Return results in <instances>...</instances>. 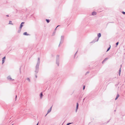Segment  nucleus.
Returning <instances> with one entry per match:
<instances>
[{"instance_id": "ddd939ff", "label": "nucleus", "mask_w": 125, "mask_h": 125, "mask_svg": "<svg viewBox=\"0 0 125 125\" xmlns=\"http://www.w3.org/2000/svg\"><path fill=\"white\" fill-rule=\"evenodd\" d=\"M43 96V95L42 93H41L40 94V98H42V97Z\"/></svg>"}, {"instance_id": "0eeeda50", "label": "nucleus", "mask_w": 125, "mask_h": 125, "mask_svg": "<svg viewBox=\"0 0 125 125\" xmlns=\"http://www.w3.org/2000/svg\"><path fill=\"white\" fill-rule=\"evenodd\" d=\"M79 106V104L78 103H77L76 104V112H77V109L78 108Z\"/></svg>"}, {"instance_id": "20e7f679", "label": "nucleus", "mask_w": 125, "mask_h": 125, "mask_svg": "<svg viewBox=\"0 0 125 125\" xmlns=\"http://www.w3.org/2000/svg\"><path fill=\"white\" fill-rule=\"evenodd\" d=\"M8 80H10V81H13L14 80V79H12L10 76H8L7 77Z\"/></svg>"}, {"instance_id": "bb28decb", "label": "nucleus", "mask_w": 125, "mask_h": 125, "mask_svg": "<svg viewBox=\"0 0 125 125\" xmlns=\"http://www.w3.org/2000/svg\"><path fill=\"white\" fill-rule=\"evenodd\" d=\"M85 85H84L83 86V90H84V89H85Z\"/></svg>"}, {"instance_id": "4be33fe9", "label": "nucleus", "mask_w": 125, "mask_h": 125, "mask_svg": "<svg viewBox=\"0 0 125 125\" xmlns=\"http://www.w3.org/2000/svg\"><path fill=\"white\" fill-rule=\"evenodd\" d=\"M122 13L124 14H125V12L122 11Z\"/></svg>"}, {"instance_id": "a211bd4d", "label": "nucleus", "mask_w": 125, "mask_h": 125, "mask_svg": "<svg viewBox=\"0 0 125 125\" xmlns=\"http://www.w3.org/2000/svg\"><path fill=\"white\" fill-rule=\"evenodd\" d=\"M21 29H20V28H19V29L18 31V33H20V32Z\"/></svg>"}, {"instance_id": "7c9ffc66", "label": "nucleus", "mask_w": 125, "mask_h": 125, "mask_svg": "<svg viewBox=\"0 0 125 125\" xmlns=\"http://www.w3.org/2000/svg\"><path fill=\"white\" fill-rule=\"evenodd\" d=\"M17 97V95H16V99Z\"/></svg>"}, {"instance_id": "f8f14e48", "label": "nucleus", "mask_w": 125, "mask_h": 125, "mask_svg": "<svg viewBox=\"0 0 125 125\" xmlns=\"http://www.w3.org/2000/svg\"><path fill=\"white\" fill-rule=\"evenodd\" d=\"M23 34L24 35H29V34H27L26 32H24V33Z\"/></svg>"}, {"instance_id": "72a5a7b5", "label": "nucleus", "mask_w": 125, "mask_h": 125, "mask_svg": "<svg viewBox=\"0 0 125 125\" xmlns=\"http://www.w3.org/2000/svg\"><path fill=\"white\" fill-rule=\"evenodd\" d=\"M47 114H47L45 116H46L47 115Z\"/></svg>"}, {"instance_id": "f3484780", "label": "nucleus", "mask_w": 125, "mask_h": 125, "mask_svg": "<svg viewBox=\"0 0 125 125\" xmlns=\"http://www.w3.org/2000/svg\"><path fill=\"white\" fill-rule=\"evenodd\" d=\"M110 47H111V46H110L109 47L107 50V51L106 52L108 51H109V50L110 49Z\"/></svg>"}, {"instance_id": "a878e982", "label": "nucleus", "mask_w": 125, "mask_h": 125, "mask_svg": "<svg viewBox=\"0 0 125 125\" xmlns=\"http://www.w3.org/2000/svg\"><path fill=\"white\" fill-rule=\"evenodd\" d=\"M118 43H119L118 42H117L116 43V46L118 45Z\"/></svg>"}, {"instance_id": "f704fd0d", "label": "nucleus", "mask_w": 125, "mask_h": 125, "mask_svg": "<svg viewBox=\"0 0 125 125\" xmlns=\"http://www.w3.org/2000/svg\"><path fill=\"white\" fill-rule=\"evenodd\" d=\"M13 125V124H12V125Z\"/></svg>"}, {"instance_id": "412c9836", "label": "nucleus", "mask_w": 125, "mask_h": 125, "mask_svg": "<svg viewBox=\"0 0 125 125\" xmlns=\"http://www.w3.org/2000/svg\"><path fill=\"white\" fill-rule=\"evenodd\" d=\"M37 74L35 73V77L36 78H37Z\"/></svg>"}, {"instance_id": "f03ea898", "label": "nucleus", "mask_w": 125, "mask_h": 125, "mask_svg": "<svg viewBox=\"0 0 125 125\" xmlns=\"http://www.w3.org/2000/svg\"><path fill=\"white\" fill-rule=\"evenodd\" d=\"M59 55H57L56 57V64H57L58 66H59Z\"/></svg>"}, {"instance_id": "2f4dec72", "label": "nucleus", "mask_w": 125, "mask_h": 125, "mask_svg": "<svg viewBox=\"0 0 125 125\" xmlns=\"http://www.w3.org/2000/svg\"><path fill=\"white\" fill-rule=\"evenodd\" d=\"M6 16L8 17V16H9V15H6Z\"/></svg>"}, {"instance_id": "2eb2a0df", "label": "nucleus", "mask_w": 125, "mask_h": 125, "mask_svg": "<svg viewBox=\"0 0 125 125\" xmlns=\"http://www.w3.org/2000/svg\"><path fill=\"white\" fill-rule=\"evenodd\" d=\"M121 72V68H120L119 71V76L120 75Z\"/></svg>"}, {"instance_id": "dca6fc26", "label": "nucleus", "mask_w": 125, "mask_h": 125, "mask_svg": "<svg viewBox=\"0 0 125 125\" xmlns=\"http://www.w3.org/2000/svg\"><path fill=\"white\" fill-rule=\"evenodd\" d=\"M108 59V58H106L104 60V61L105 62Z\"/></svg>"}, {"instance_id": "7ed1b4c3", "label": "nucleus", "mask_w": 125, "mask_h": 125, "mask_svg": "<svg viewBox=\"0 0 125 125\" xmlns=\"http://www.w3.org/2000/svg\"><path fill=\"white\" fill-rule=\"evenodd\" d=\"M64 39V36H61V41L60 42V44L59 45V46L60 45V44H62L63 42Z\"/></svg>"}, {"instance_id": "1a4fd4ad", "label": "nucleus", "mask_w": 125, "mask_h": 125, "mask_svg": "<svg viewBox=\"0 0 125 125\" xmlns=\"http://www.w3.org/2000/svg\"><path fill=\"white\" fill-rule=\"evenodd\" d=\"M5 57H4L3 58H2V64H3V63H4V62H5Z\"/></svg>"}, {"instance_id": "9d476101", "label": "nucleus", "mask_w": 125, "mask_h": 125, "mask_svg": "<svg viewBox=\"0 0 125 125\" xmlns=\"http://www.w3.org/2000/svg\"><path fill=\"white\" fill-rule=\"evenodd\" d=\"M92 15H94L96 14V13L94 11L92 13Z\"/></svg>"}, {"instance_id": "39448f33", "label": "nucleus", "mask_w": 125, "mask_h": 125, "mask_svg": "<svg viewBox=\"0 0 125 125\" xmlns=\"http://www.w3.org/2000/svg\"><path fill=\"white\" fill-rule=\"evenodd\" d=\"M97 36H98V38L97 39V40L96 41H97V42L98 41V40H99V38L101 36V34L100 33H99L98 34Z\"/></svg>"}, {"instance_id": "473e14b6", "label": "nucleus", "mask_w": 125, "mask_h": 125, "mask_svg": "<svg viewBox=\"0 0 125 125\" xmlns=\"http://www.w3.org/2000/svg\"><path fill=\"white\" fill-rule=\"evenodd\" d=\"M38 123L36 125H38Z\"/></svg>"}, {"instance_id": "9b49d317", "label": "nucleus", "mask_w": 125, "mask_h": 125, "mask_svg": "<svg viewBox=\"0 0 125 125\" xmlns=\"http://www.w3.org/2000/svg\"><path fill=\"white\" fill-rule=\"evenodd\" d=\"M119 95L118 94H117V95L115 99V100H116L118 98V97H119Z\"/></svg>"}, {"instance_id": "6e6552de", "label": "nucleus", "mask_w": 125, "mask_h": 125, "mask_svg": "<svg viewBox=\"0 0 125 125\" xmlns=\"http://www.w3.org/2000/svg\"><path fill=\"white\" fill-rule=\"evenodd\" d=\"M52 106L51 107V108H50V109H49L48 110V111H47V114H48L50 112H51V110H52Z\"/></svg>"}, {"instance_id": "cd10ccee", "label": "nucleus", "mask_w": 125, "mask_h": 125, "mask_svg": "<svg viewBox=\"0 0 125 125\" xmlns=\"http://www.w3.org/2000/svg\"><path fill=\"white\" fill-rule=\"evenodd\" d=\"M77 51L76 52V53H75V55H74V57H75V55H76V54L77 53Z\"/></svg>"}, {"instance_id": "4468645a", "label": "nucleus", "mask_w": 125, "mask_h": 125, "mask_svg": "<svg viewBox=\"0 0 125 125\" xmlns=\"http://www.w3.org/2000/svg\"><path fill=\"white\" fill-rule=\"evenodd\" d=\"M27 80H28L29 82H31L29 78H27Z\"/></svg>"}, {"instance_id": "aec40b11", "label": "nucleus", "mask_w": 125, "mask_h": 125, "mask_svg": "<svg viewBox=\"0 0 125 125\" xmlns=\"http://www.w3.org/2000/svg\"><path fill=\"white\" fill-rule=\"evenodd\" d=\"M46 21L47 22V23H49L50 22V21H49V20L46 19Z\"/></svg>"}, {"instance_id": "6ab92c4d", "label": "nucleus", "mask_w": 125, "mask_h": 125, "mask_svg": "<svg viewBox=\"0 0 125 125\" xmlns=\"http://www.w3.org/2000/svg\"><path fill=\"white\" fill-rule=\"evenodd\" d=\"M9 24H13L12 23V22L11 21H9Z\"/></svg>"}, {"instance_id": "5701e85b", "label": "nucleus", "mask_w": 125, "mask_h": 125, "mask_svg": "<svg viewBox=\"0 0 125 125\" xmlns=\"http://www.w3.org/2000/svg\"><path fill=\"white\" fill-rule=\"evenodd\" d=\"M72 123H68L66 125H69L70 124H72Z\"/></svg>"}, {"instance_id": "b1692460", "label": "nucleus", "mask_w": 125, "mask_h": 125, "mask_svg": "<svg viewBox=\"0 0 125 125\" xmlns=\"http://www.w3.org/2000/svg\"><path fill=\"white\" fill-rule=\"evenodd\" d=\"M55 32L54 31V32H53V35H54L55 34Z\"/></svg>"}, {"instance_id": "c85d7f7f", "label": "nucleus", "mask_w": 125, "mask_h": 125, "mask_svg": "<svg viewBox=\"0 0 125 125\" xmlns=\"http://www.w3.org/2000/svg\"><path fill=\"white\" fill-rule=\"evenodd\" d=\"M104 62H105L104 61V60H103V61H102V63H104Z\"/></svg>"}, {"instance_id": "423d86ee", "label": "nucleus", "mask_w": 125, "mask_h": 125, "mask_svg": "<svg viewBox=\"0 0 125 125\" xmlns=\"http://www.w3.org/2000/svg\"><path fill=\"white\" fill-rule=\"evenodd\" d=\"M24 22H22L21 24H20V29H21L22 27L23 26V25L22 24H24Z\"/></svg>"}, {"instance_id": "c756f323", "label": "nucleus", "mask_w": 125, "mask_h": 125, "mask_svg": "<svg viewBox=\"0 0 125 125\" xmlns=\"http://www.w3.org/2000/svg\"><path fill=\"white\" fill-rule=\"evenodd\" d=\"M89 73V72H87L86 73V74H87L88 73Z\"/></svg>"}, {"instance_id": "f257e3e1", "label": "nucleus", "mask_w": 125, "mask_h": 125, "mask_svg": "<svg viewBox=\"0 0 125 125\" xmlns=\"http://www.w3.org/2000/svg\"><path fill=\"white\" fill-rule=\"evenodd\" d=\"M40 62V58H38V60L37 64L36 66L35 70V73L37 74L39 71V68Z\"/></svg>"}, {"instance_id": "393cba45", "label": "nucleus", "mask_w": 125, "mask_h": 125, "mask_svg": "<svg viewBox=\"0 0 125 125\" xmlns=\"http://www.w3.org/2000/svg\"><path fill=\"white\" fill-rule=\"evenodd\" d=\"M60 26V25H58V26H57L56 27V28H55V31H56V28H57L58 27V26Z\"/></svg>"}]
</instances>
